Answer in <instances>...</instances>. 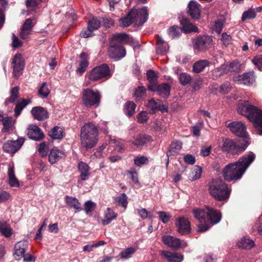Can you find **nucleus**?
<instances>
[{"label":"nucleus","mask_w":262,"mask_h":262,"mask_svg":"<svg viewBox=\"0 0 262 262\" xmlns=\"http://www.w3.org/2000/svg\"><path fill=\"white\" fill-rule=\"evenodd\" d=\"M212 38L208 35L198 37L193 41V48L199 52H205L211 46Z\"/></svg>","instance_id":"9d476101"},{"label":"nucleus","mask_w":262,"mask_h":262,"mask_svg":"<svg viewBox=\"0 0 262 262\" xmlns=\"http://www.w3.org/2000/svg\"><path fill=\"white\" fill-rule=\"evenodd\" d=\"M31 102L29 99H23L21 101H18L14 109V115L18 117L21 113V111Z\"/></svg>","instance_id":"4c0bfd02"},{"label":"nucleus","mask_w":262,"mask_h":262,"mask_svg":"<svg viewBox=\"0 0 262 262\" xmlns=\"http://www.w3.org/2000/svg\"><path fill=\"white\" fill-rule=\"evenodd\" d=\"M148 162L147 158L145 156L137 157L134 159V163L137 166L146 164Z\"/></svg>","instance_id":"338daca9"},{"label":"nucleus","mask_w":262,"mask_h":262,"mask_svg":"<svg viewBox=\"0 0 262 262\" xmlns=\"http://www.w3.org/2000/svg\"><path fill=\"white\" fill-rule=\"evenodd\" d=\"M146 93V89L143 86H139L136 89L133 97L136 101H142L145 98Z\"/></svg>","instance_id":"e433bc0d"},{"label":"nucleus","mask_w":262,"mask_h":262,"mask_svg":"<svg viewBox=\"0 0 262 262\" xmlns=\"http://www.w3.org/2000/svg\"><path fill=\"white\" fill-rule=\"evenodd\" d=\"M168 50V45L161 37H157L156 52L158 54L165 55Z\"/></svg>","instance_id":"cd10ccee"},{"label":"nucleus","mask_w":262,"mask_h":262,"mask_svg":"<svg viewBox=\"0 0 262 262\" xmlns=\"http://www.w3.org/2000/svg\"><path fill=\"white\" fill-rule=\"evenodd\" d=\"M80 58L81 60L79 62V67L76 70V72L78 74L81 75L85 71L89 63L88 61L87 55L84 52H82L80 54Z\"/></svg>","instance_id":"473e14b6"},{"label":"nucleus","mask_w":262,"mask_h":262,"mask_svg":"<svg viewBox=\"0 0 262 262\" xmlns=\"http://www.w3.org/2000/svg\"><path fill=\"white\" fill-rule=\"evenodd\" d=\"M25 141L23 137L18 138L16 140H8L3 146V150L10 154H14L22 146Z\"/></svg>","instance_id":"f8f14e48"},{"label":"nucleus","mask_w":262,"mask_h":262,"mask_svg":"<svg viewBox=\"0 0 262 262\" xmlns=\"http://www.w3.org/2000/svg\"><path fill=\"white\" fill-rule=\"evenodd\" d=\"M210 195L219 201H225L228 199L230 190L222 180L216 179L212 180L209 184Z\"/></svg>","instance_id":"39448f33"},{"label":"nucleus","mask_w":262,"mask_h":262,"mask_svg":"<svg viewBox=\"0 0 262 262\" xmlns=\"http://www.w3.org/2000/svg\"><path fill=\"white\" fill-rule=\"evenodd\" d=\"M101 21L96 17H93L90 19L88 24L89 29H91L92 31L98 29L100 27Z\"/></svg>","instance_id":"de8ad7c7"},{"label":"nucleus","mask_w":262,"mask_h":262,"mask_svg":"<svg viewBox=\"0 0 262 262\" xmlns=\"http://www.w3.org/2000/svg\"><path fill=\"white\" fill-rule=\"evenodd\" d=\"M8 176L9 184L11 187H18L19 186V181L16 178L14 173V166L13 164L8 168Z\"/></svg>","instance_id":"2f4dec72"},{"label":"nucleus","mask_w":262,"mask_h":262,"mask_svg":"<svg viewBox=\"0 0 262 262\" xmlns=\"http://www.w3.org/2000/svg\"><path fill=\"white\" fill-rule=\"evenodd\" d=\"M49 135L54 139H61L63 137V130L58 126H55L48 133Z\"/></svg>","instance_id":"79ce46f5"},{"label":"nucleus","mask_w":262,"mask_h":262,"mask_svg":"<svg viewBox=\"0 0 262 262\" xmlns=\"http://www.w3.org/2000/svg\"><path fill=\"white\" fill-rule=\"evenodd\" d=\"M64 156V153L57 149L53 148L51 149L49 155V161L51 164H53L59 161Z\"/></svg>","instance_id":"7c9ffc66"},{"label":"nucleus","mask_w":262,"mask_h":262,"mask_svg":"<svg viewBox=\"0 0 262 262\" xmlns=\"http://www.w3.org/2000/svg\"><path fill=\"white\" fill-rule=\"evenodd\" d=\"M78 168L80 173V177L82 181H86L89 179L90 176V167L85 163L80 162L78 164Z\"/></svg>","instance_id":"bb28decb"},{"label":"nucleus","mask_w":262,"mask_h":262,"mask_svg":"<svg viewBox=\"0 0 262 262\" xmlns=\"http://www.w3.org/2000/svg\"><path fill=\"white\" fill-rule=\"evenodd\" d=\"M256 13L254 10H249L243 13L242 19L243 21H244L247 19L254 18L256 17Z\"/></svg>","instance_id":"0e129e2a"},{"label":"nucleus","mask_w":262,"mask_h":262,"mask_svg":"<svg viewBox=\"0 0 262 262\" xmlns=\"http://www.w3.org/2000/svg\"><path fill=\"white\" fill-rule=\"evenodd\" d=\"M80 140L82 146L86 149L93 148L98 140V129L93 123H85L80 130Z\"/></svg>","instance_id":"20e7f679"},{"label":"nucleus","mask_w":262,"mask_h":262,"mask_svg":"<svg viewBox=\"0 0 262 262\" xmlns=\"http://www.w3.org/2000/svg\"><path fill=\"white\" fill-rule=\"evenodd\" d=\"M117 217V214L111 208H107L104 211L103 219L101 220V224L106 226L110 224L112 221L115 220Z\"/></svg>","instance_id":"5701e85b"},{"label":"nucleus","mask_w":262,"mask_h":262,"mask_svg":"<svg viewBox=\"0 0 262 262\" xmlns=\"http://www.w3.org/2000/svg\"><path fill=\"white\" fill-rule=\"evenodd\" d=\"M161 255L167 258L168 262H181L183 260V256L182 254L178 253H173L168 251H162Z\"/></svg>","instance_id":"a878e982"},{"label":"nucleus","mask_w":262,"mask_h":262,"mask_svg":"<svg viewBox=\"0 0 262 262\" xmlns=\"http://www.w3.org/2000/svg\"><path fill=\"white\" fill-rule=\"evenodd\" d=\"M193 214L201 223L198 225V231L200 232H205L209 228L208 224H203V223L209 222L213 225L216 224L222 219L220 211L209 207H205L203 209H195L193 210Z\"/></svg>","instance_id":"7ed1b4c3"},{"label":"nucleus","mask_w":262,"mask_h":262,"mask_svg":"<svg viewBox=\"0 0 262 262\" xmlns=\"http://www.w3.org/2000/svg\"><path fill=\"white\" fill-rule=\"evenodd\" d=\"M182 28L185 33L198 32V28L193 25L186 18H183L180 20Z\"/></svg>","instance_id":"c756f323"},{"label":"nucleus","mask_w":262,"mask_h":262,"mask_svg":"<svg viewBox=\"0 0 262 262\" xmlns=\"http://www.w3.org/2000/svg\"><path fill=\"white\" fill-rule=\"evenodd\" d=\"M112 74L108 66L106 64H102L94 68L89 74L90 80L96 81L101 78H108L111 77Z\"/></svg>","instance_id":"6e6552de"},{"label":"nucleus","mask_w":262,"mask_h":262,"mask_svg":"<svg viewBox=\"0 0 262 262\" xmlns=\"http://www.w3.org/2000/svg\"><path fill=\"white\" fill-rule=\"evenodd\" d=\"M128 175L130 179L135 184H138V174L137 171L134 168H131L128 171Z\"/></svg>","instance_id":"680f3d73"},{"label":"nucleus","mask_w":262,"mask_h":262,"mask_svg":"<svg viewBox=\"0 0 262 262\" xmlns=\"http://www.w3.org/2000/svg\"><path fill=\"white\" fill-rule=\"evenodd\" d=\"M14 76L17 77L21 74L24 68V60L20 54H16L12 60Z\"/></svg>","instance_id":"f3484780"},{"label":"nucleus","mask_w":262,"mask_h":262,"mask_svg":"<svg viewBox=\"0 0 262 262\" xmlns=\"http://www.w3.org/2000/svg\"><path fill=\"white\" fill-rule=\"evenodd\" d=\"M137 121L139 123H145L149 118L146 111H142L137 115Z\"/></svg>","instance_id":"bf43d9fd"},{"label":"nucleus","mask_w":262,"mask_h":262,"mask_svg":"<svg viewBox=\"0 0 262 262\" xmlns=\"http://www.w3.org/2000/svg\"><path fill=\"white\" fill-rule=\"evenodd\" d=\"M27 135L28 137L36 141L42 139L43 137V134L41 129L35 125H30L27 129Z\"/></svg>","instance_id":"aec40b11"},{"label":"nucleus","mask_w":262,"mask_h":262,"mask_svg":"<svg viewBox=\"0 0 262 262\" xmlns=\"http://www.w3.org/2000/svg\"><path fill=\"white\" fill-rule=\"evenodd\" d=\"M19 88L17 86L12 88L10 91V96L6 99L4 104L7 106L9 103H14L19 96Z\"/></svg>","instance_id":"f704fd0d"},{"label":"nucleus","mask_w":262,"mask_h":262,"mask_svg":"<svg viewBox=\"0 0 262 262\" xmlns=\"http://www.w3.org/2000/svg\"><path fill=\"white\" fill-rule=\"evenodd\" d=\"M182 143L180 141H174L171 143L169 149V155H175L179 153L182 148Z\"/></svg>","instance_id":"c03bdc74"},{"label":"nucleus","mask_w":262,"mask_h":262,"mask_svg":"<svg viewBox=\"0 0 262 262\" xmlns=\"http://www.w3.org/2000/svg\"><path fill=\"white\" fill-rule=\"evenodd\" d=\"M255 158V155L250 152L239 158L237 162L226 165L223 170L225 179L228 181L240 179Z\"/></svg>","instance_id":"f257e3e1"},{"label":"nucleus","mask_w":262,"mask_h":262,"mask_svg":"<svg viewBox=\"0 0 262 262\" xmlns=\"http://www.w3.org/2000/svg\"><path fill=\"white\" fill-rule=\"evenodd\" d=\"M31 113L35 119L39 121L43 120L48 117L47 111L41 106L33 107Z\"/></svg>","instance_id":"4be33fe9"},{"label":"nucleus","mask_w":262,"mask_h":262,"mask_svg":"<svg viewBox=\"0 0 262 262\" xmlns=\"http://www.w3.org/2000/svg\"><path fill=\"white\" fill-rule=\"evenodd\" d=\"M50 90L48 88L47 83H42L38 90V94L42 98L47 97L50 94Z\"/></svg>","instance_id":"8fccbe9b"},{"label":"nucleus","mask_w":262,"mask_h":262,"mask_svg":"<svg viewBox=\"0 0 262 262\" xmlns=\"http://www.w3.org/2000/svg\"><path fill=\"white\" fill-rule=\"evenodd\" d=\"M202 169L199 166H195L191 172L190 178L192 181L199 179L202 175Z\"/></svg>","instance_id":"603ef678"},{"label":"nucleus","mask_w":262,"mask_h":262,"mask_svg":"<svg viewBox=\"0 0 262 262\" xmlns=\"http://www.w3.org/2000/svg\"><path fill=\"white\" fill-rule=\"evenodd\" d=\"M162 241L168 247L177 250L181 248H184L187 246V244L181 241L179 238L170 235H165L162 237Z\"/></svg>","instance_id":"1a4fd4ad"},{"label":"nucleus","mask_w":262,"mask_h":262,"mask_svg":"<svg viewBox=\"0 0 262 262\" xmlns=\"http://www.w3.org/2000/svg\"><path fill=\"white\" fill-rule=\"evenodd\" d=\"M225 72L228 73L229 72H237L241 68V65L238 62L233 61L229 64H225L223 66Z\"/></svg>","instance_id":"ea45409f"},{"label":"nucleus","mask_w":262,"mask_h":262,"mask_svg":"<svg viewBox=\"0 0 262 262\" xmlns=\"http://www.w3.org/2000/svg\"><path fill=\"white\" fill-rule=\"evenodd\" d=\"M175 225L177 231L181 235H185L191 232V223L189 220L184 216H180L176 220Z\"/></svg>","instance_id":"4468645a"},{"label":"nucleus","mask_w":262,"mask_h":262,"mask_svg":"<svg viewBox=\"0 0 262 262\" xmlns=\"http://www.w3.org/2000/svg\"><path fill=\"white\" fill-rule=\"evenodd\" d=\"M11 198V194L4 190L0 189V203H4L10 199Z\"/></svg>","instance_id":"e2e57ef3"},{"label":"nucleus","mask_w":262,"mask_h":262,"mask_svg":"<svg viewBox=\"0 0 262 262\" xmlns=\"http://www.w3.org/2000/svg\"><path fill=\"white\" fill-rule=\"evenodd\" d=\"M249 144V139L239 140L226 139L223 141L222 150L232 155H238L244 151Z\"/></svg>","instance_id":"423d86ee"},{"label":"nucleus","mask_w":262,"mask_h":262,"mask_svg":"<svg viewBox=\"0 0 262 262\" xmlns=\"http://www.w3.org/2000/svg\"><path fill=\"white\" fill-rule=\"evenodd\" d=\"M209 65V62L206 60H200L195 62L193 66V71L196 73L202 72Z\"/></svg>","instance_id":"37998d69"},{"label":"nucleus","mask_w":262,"mask_h":262,"mask_svg":"<svg viewBox=\"0 0 262 262\" xmlns=\"http://www.w3.org/2000/svg\"><path fill=\"white\" fill-rule=\"evenodd\" d=\"M151 137L145 134H140L134 137V140L130 142L136 146H141L150 142Z\"/></svg>","instance_id":"393cba45"},{"label":"nucleus","mask_w":262,"mask_h":262,"mask_svg":"<svg viewBox=\"0 0 262 262\" xmlns=\"http://www.w3.org/2000/svg\"><path fill=\"white\" fill-rule=\"evenodd\" d=\"M28 245L27 241H19L15 245L14 256L15 259L18 260L23 257L28 248Z\"/></svg>","instance_id":"a211bd4d"},{"label":"nucleus","mask_w":262,"mask_h":262,"mask_svg":"<svg viewBox=\"0 0 262 262\" xmlns=\"http://www.w3.org/2000/svg\"><path fill=\"white\" fill-rule=\"evenodd\" d=\"M221 40L224 45L228 46L231 43L232 37L230 35L227 34L226 33H223L222 34Z\"/></svg>","instance_id":"774afa93"},{"label":"nucleus","mask_w":262,"mask_h":262,"mask_svg":"<svg viewBox=\"0 0 262 262\" xmlns=\"http://www.w3.org/2000/svg\"><path fill=\"white\" fill-rule=\"evenodd\" d=\"M131 12H134L132 15L133 23L136 26H141L144 24L148 16V10L146 7L139 9H132Z\"/></svg>","instance_id":"9b49d317"},{"label":"nucleus","mask_w":262,"mask_h":262,"mask_svg":"<svg viewBox=\"0 0 262 262\" xmlns=\"http://www.w3.org/2000/svg\"><path fill=\"white\" fill-rule=\"evenodd\" d=\"M255 80L256 76L253 71L245 72L236 77L234 79L235 81L238 82H253Z\"/></svg>","instance_id":"c85d7f7f"},{"label":"nucleus","mask_w":262,"mask_h":262,"mask_svg":"<svg viewBox=\"0 0 262 262\" xmlns=\"http://www.w3.org/2000/svg\"><path fill=\"white\" fill-rule=\"evenodd\" d=\"M49 150L48 145L45 142H42L38 145V151L41 157H46L48 155Z\"/></svg>","instance_id":"3c124183"},{"label":"nucleus","mask_w":262,"mask_h":262,"mask_svg":"<svg viewBox=\"0 0 262 262\" xmlns=\"http://www.w3.org/2000/svg\"><path fill=\"white\" fill-rule=\"evenodd\" d=\"M129 41V36L126 33H117L113 35L111 42L118 45L126 43Z\"/></svg>","instance_id":"72a5a7b5"},{"label":"nucleus","mask_w":262,"mask_h":262,"mask_svg":"<svg viewBox=\"0 0 262 262\" xmlns=\"http://www.w3.org/2000/svg\"><path fill=\"white\" fill-rule=\"evenodd\" d=\"M188 12L190 16L194 19H198L200 17V5L195 1H191L188 5Z\"/></svg>","instance_id":"412c9836"},{"label":"nucleus","mask_w":262,"mask_h":262,"mask_svg":"<svg viewBox=\"0 0 262 262\" xmlns=\"http://www.w3.org/2000/svg\"><path fill=\"white\" fill-rule=\"evenodd\" d=\"M136 104L133 101L127 102L124 106L125 114L128 117L132 116L135 112Z\"/></svg>","instance_id":"a18cd8bd"},{"label":"nucleus","mask_w":262,"mask_h":262,"mask_svg":"<svg viewBox=\"0 0 262 262\" xmlns=\"http://www.w3.org/2000/svg\"><path fill=\"white\" fill-rule=\"evenodd\" d=\"M0 233L5 237H10L12 235V230L7 222L0 221Z\"/></svg>","instance_id":"c9c22d12"},{"label":"nucleus","mask_w":262,"mask_h":262,"mask_svg":"<svg viewBox=\"0 0 262 262\" xmlns=\"http://www.w3.org/2000/svg\"><path fill=\"white\" fill-rule=\"evenodd\" d=\"M145 106L152 113H155L157 110H160L162 112L167 111V107L161 101L159 100L156 101L153 98L148 100Z\"/></svg>","instance_id":"6ab92c4d"},{"label":"nucleus","mask_w":262,"mask_h":262,"mask_svg":"<svg viewBox=\"0 0 262 262\" xmlns=\"http://www.w3.org/2000/svg\"><path fill=\"white\" fill-rule=\"evenodd\" d=\"M81 95L82 103L85 106L91 107L99 105L101 96L98 91L86 89L83 90Z\"/></svg>","instance_id":"0eeeda50"},{"label":"nucleus","mask_w":262,"mask_h":262,"mask_svg":"<svg viewBox=\"0 0 262 262\" xmlns=\"http://www.w3.org/2000/svg\"><path fill=\"white\" fill-rule=\"evenodd\" d=\"M203 125L204 122L203 121H201L199 122L198 124L192 126L191 128V130L193 135L196 137L200 136L201 129Z\"/></svg>","instance_id":"13d9d810"},{"label":"nucleus","mask_w":262,"mask_h":262,"mask_svg":"<svg viewBox=\"0 0 262 262\" xmlns=\"http://www.w3.org/2000/svg\"><path fill=\"white\" fill-rule=\"evenodd\" d=\"M146 77L148 82H156L159 78L158 73L152 70H148L146 72Z\"/></svg>","instance_id":"864d4df0"},{"label":"nucleus","mask_w":262,"mask_h":262,"mask_svg":"<svg viewBox=\"0 0 262 262\" xmlns=\"http://www.w3.org/2000/svg\"><path fill=\"white\" fill-rule=\"evenodd\" d=\"M237 112L246 116L253 123L258 134L262 135V111L247 101L241 100L237 104Z\"/></svg>","instance_id":"f03ea898"},{"label":"nucleus","mask_w":262,"mask_h":262,"mask_svg":"<svg viewBox=\"0 0 262 262\" xmlns=\"http://www.w3.org/2000/svg\"><path fill=\"white\" fill-rule=\"evenodd\" d=\"M148 88L153 92H157L163 98H167L170 94V86L166 83L158 84V83H150Z\"/></svg>","instance_id":"2eb2a0df"},{"label":"nucleus","mask_w":262,"mask_h":262,"mask_svg":"<svg viewBox=\"0 0 262 262\" xmlns=\"http://www.w3.org/2000/svg\"><path fill=\"white\" fill-rule=\"evenodd\" d=\"M133 13L130 11L126 16L119 19V22L122 27H126L134 24L132 15L134 14Z\"/></svg>","instance_id":"09e8293b"},{"label":"nucleus","mask_w":262,"mask_h":262,"mask_svg":"<svg viewBox=\"0 0 262 262\" xmlns=\"http://www.w3.org/2000/svg\"><path fill=\"white\" fill-rule=\"evenodd\" d=\"M36 24L35 19L33 18L27 19L21 27V29L32 32L33 28Z\"/></svg>","instance_id":"49530a36"},{"label":"nucleus","mask_w":262,"mask_h":262,"mask_svg":"<svg viewBox=\"0 0 262 262\" xmlns=\"http://www.w3.org/2000/svg\"><path fill=\"white\" fill-rule=\"evenodd\" d=\"M157 213L160 220L165 224L167 223L172 216L169 213L164 211H159Z\"/></svg>","instance_id":"052dcab7"},{"label":"nucleus","mask_w":262,"mask_h":262,"mask_svg":"<svg viewBox=\"0 0 262 262\" xmlns=\"http://www.w3.org/2000/svg\"><path fill=\"white\" fill-rule=\"evenodd\" d=\"M115 201L124 208H126L127 205V196L124 193L116 197Z\"/></svg>","instance_id":"4d7b16f0"},{"label":"nucleus","mask_w":262,"mask_h":262,"mask_svg":"<svg viewBox=\"0 0 262 262\" xmlns=\"http://www.w3.org/2000/svg\"><path fill=\"white\" fill-rule=\"evenodd\" d=\"M108 55L111 58L118 60L125 56L126 52L122 45H118L116 43L110 42Z\"/></svg>","instance_id":"dca6fc26"},{"label":"nucleus","mask_w":262,"mask_h":262,"mask_svg":"<svg viewBox=\"0 0 262 262\" xmlns=\"http://www.w3.org/2000/svg\"><path fill=\"white\" fill-rule=\"evenodd\" d=\"M228 127L235 135L244 137L243 139H249L247 136L246 125L241 121H234L229 123Z\"/></svg>","instance_id":"ddd939ff"},{"label":"nucleus","mask_w":262,"mask_h":262,"mask_svg":"<svg viewBox=\"0 0 262 262\" xmlns=\"http://www.w3.org/2000/svg\"><path fill=\"white\" fill-rule=\"evenodd\" d=\"M180 33L181 29L177 26H173L169 29L168 34L172 38L179 36Z\"/></svg>","instance_id":"5fc2aeb1"},{"label":"nucleus","mask_w":262,"mask_h":262,"mask_svg":"<svg viewBox=\"0 0 262 262\" xmlns=\"http://www.w3.org/2000/svg\"><path fill=\"white\" fill-rule=\"evenodd\" d=\"M237 245L241 248L249 249L252 248L254 244L252 240L243 237L238 241Z\"/></svg>","instance_id":"a19ab883"},{"label":"nucleus","mask_w":262,"mask_h":262,"mask_svg":"<svg viewBox=\"0 0 262 262\" xmlns=\"http://www.w3.org/2000/svg\"><path fill=\"white\" fill-rule=\"evenodd\" d=\"M65 202L67 207L75 209V212H79L82 209L80 202L75 197L67 195L65 197Z\"/></svg>","instance_id":"b1692460"},{"label":"nucleus","mask_w":262,"mask_h":262,"mask_svg":"<svg viewBox=\"0 0 262 262\" xmlns=\"http://www.w3.org/2000/svg\"><path fill=\"white\" fill-rule=\"evenodd\" d=\"M136 252V249L133 247L126 248L120 252V256L122 258H128L130 257Z\"/></svg>","instance_id":"6e6d98bb"},{"label":"nucleus","mask_w":262,"mask_h":262,"mask_svg":"<svg viewBox=\"0 0 262 262\" xmlns=\"http://www.w3.org/2000/svg\"><path fill=\"white\" fill-rule=\"evenodd\" d=\"M14 122L15 121L13 120L12 117H5V119H3V125L4 127L2 128V132L3 133H6L10 130H12Z\"/></svg>","instance_id":"58836bf2"},{"label":"nucleus","mask_w":262,"mask_h":262,"mask_svg":"<svg viewBox=\"0 0 262 262\" xmlns=\"http://www.w3.org/2000/svg\"><path fill=\"white\" fill-rule=\"evenodd\" d=\"M41 2H39L38 0H27L26 1V5L28 8H31L32 10L35 11L38 5Z\"/></svg>","instance_id":"69168bd1"}]
</instances>
